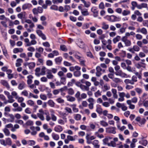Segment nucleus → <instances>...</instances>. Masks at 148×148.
Listing matches in <instances>:
<instances>
[{
	"label": "nucleus",
	"instance_id": "obj_1",
	"mask_svg": "<svg viewBox=\"0 0 148 148\" xmlns=\"http://www.w3.org/2000/svg\"><path fill=\"white\" fill-rule=\"evenodd\" d=\"M39 113L37 114L38 117L41 121H43L45 120V118L44 116L45 115V119L47 121H49L51 119L53 121H55L57 120L56 116L54 114H51V117L50 116V114L49 112H44L42 109H40L39 110Z\"/></svg>",
	"mask_w": 148,
	"mask_h": 148
},
{
	"label": "nucleus",
	"instance_id": "obj_2",
	"mask_svg": "<svg viewBox=\"0 0 148 148\" xmlns=\"http://www.w3.org/2000/svg\"><path fill=\"white\" fill-rule=\"evenodd\" d=\"M4 93L6 95L8 99V102L9 103H12L15 101V100L13 99V97L10 95V92L7 91H4Z\"/></svg>",
	"mask_w": 148,
	"mask_h": 148
},
{
	"label": "nucleus",
	"instance_id": "obj_3",
	"mask_svg": "<svg viewBox=\"0 0 148 148\" xmlns=\"http://www.w3.org/2000/svg\"><path fill=\"white\" fill-rule=\"evenodd\" d=\"M116 127H114L106 128V132L110 133L115 134L116 133Z\"/></svg>",
	"mask_w": 148,
	"mask_h": 148
},
{
	"label": "nucleus",
	"instance_id": "obj_4",
	"mask_svg": "<svg viewBox=\"0 0 148 148\" xmlns=\"http://www.w3.org/2000/svg\"><path fill=\"white\" fill-rule=\"evenodd\" d=\"M115 74L116 75L122 77H125L127 75L126 74L123 73L121 70L117 71Z\"/></svg>",
	"mask_w": 148,
	"mask_h": 148
},
{
	"label": "nucleus",
	"instance_id": "obj_5",
	"mask_svg": "<svg viewBox=\"0 0 148 148\" xmlns=\"http://www.w3.org/2000/svg\"><path fill=\"white\" fill-rule=\"evenodd\" d=\"M119 18L114 15H112L110 16L108 20L110 22H114L119 20Z\"/></svg>",
	"mask_w": 148,
	"mask_h": 148
},
{
	"label": "nucleus",
	"instance_id": "obj_6",
	"mask_svg": "<svg viewBox=\"0 0 148 148\" xmlns=\"http://www.w3.org/2000/svg\"><path fill=\"white\" fill-rule=\"evenodd\" d=\"M47 76L46 77L47 79H53L54 78V76L51 72V70L49 69L47 70Z\"/></svg>",
	"mask_w": 148,
	"mask_h": 148
},
{
	"label": "nucleus",
	"instance_id": "obj_7",
	"mask_svg": "<svg viewBox=\"0 0 148 148\" xmlns=\"http://www.w3.org/2000/svg\"><path fill=\"white\" fill-rule=\"evenodd\" d=\"M122 41L123 42L126 46H130L131 44V41L127 39L126 37H124L121 39Z\"/></svg>",
	"mask_w": 148,
	"mask_h": 148
},
{
	"label": "nucleus",
	"instance_id": "obj_8",
	"mask_svg": "<svg viewBox=\"0 0 148 148\" xmlns=\"http://www.w3.org/2000/svg\"><path fill=\"white\" fill-rule=\"evenodd\" d=\"M91 11L93 13V16L95 17H97L98 16V11L97 8L95 6L92 7L91 8Z\"/></svg>",
	"mask_w": 148,
	"mask_h": 148
},
{
	"label": "nucleus",
	"instance_id": "obj_9",
	"mask_svg": "<svg viewBox=\"0 0 148 148\" xmlns=\"http://www.w3.org/2000/svg\"><path fill=\"white\" fill-rule=\"evenodd\" d=\"M34 78V77L32 75H29L27 76V84L28 85H29L31 84L32 83L33 81L32 79Z\"/></svg>",
	"mask_w": 148,
	"mask_h": 148
},
{
	"label": "nucleus",
	"instance_id": "obj_10",
	"mask_svg": "<svg viewBox=\"0 0 148 148\" xmlns=\"http://www.w3.org/2000/svg\"><path fill=\"white\" fill-rule=\"evenodd\" d=\"M54 130L56 132H60L63 130V128L61 126L58 125L55 127Z\"/></svg>",
	"mask_w": 148,
	"mask_h": 148
},
{
	"label": "nucleus",
	"instance_id": "obj_11",
	"mask_svg": "<svg viewBox=\"0 0 148 148\" xmlns=\"http://www.w3.org/2000/svg\"><path fill=\"white\" fill-rule=\"evenodd\" d=\"M112 137L110 136H107L103 140V144L104 145H108V144L109 143H108L109 141L112 139Z\"/></svg>",
	"mask_w": 148,
	"mask_h": 148
},
{
	"label": "nucleus",
	"instance_id": "obj_12",
	"mask_svg": "<svg viewBox=\"0 0 148 148\" xmlns=\"http://www.w3.org/2000/svg\"><path fill=\"white\" fill-rule=\"evenodd\" d=\"M126 103L129 105V108L132 110H134L135 108V106L132 104L131 100H128L127 101Z\"/></svg>",
	"mask_w": 148,
	"mask_h": 148
},
{
	"label": "nucleus",
	"instance_id": "obj_13",
	"mask_svg": "<svg viewBox=\"0 0 148 148\" xmlns=\"http://www.w3.org/2000/svg\"><path fill=\"white\" fill-rule=\"evenodd\" d=\"M26 86L25 83L23 81H22L20 83L18 86L19 89L21 90L24 88Z\"/></svg>",
	"mask_w": 148,
	"mask_h": 148
},
{
	"label": "nucleus",
	"instance_id": "obj_14",
	"mask_svg": "<svg viewBox=\"0 0 148 148\" xmlns=\"http://www.w3.org/2000/svg\"><path fill=\"white\" fill-rule=\"evenodd\" d=\"M97 72L96 73V76L98 77L100 76L101 74V71L102 69L99 66H97L96 68Z\"/></svg>",
	"mask_w": 148,
	"mask_h": 148
},
{
	"label": "nucleus",
	"instance_id": "obj_15",
	"mask_svg": "<svg viewBox=\"0 0 148 148\" xmlns=\"http://www.w3.org/2000/svg\"><path fill=\"white\" fill-rule=\"evenodd\" d=\"M1 83L3 86H5L7 88L9 89L10 86L7 81L4 80H2L1 81Z\"/></svg>",
	"mask_w": 148,
	"mask_h": 148
},
{
	"label": "nucleus",
	"instance_id": "obj_16",
	"mask_svg": "<svg viewBox=\"0 0 148 148\" xmlns=\"http://www.w3.org/2000/svg\"><path fill=\"white\" fill-rule=\"evenodd\" d=\"M47 69L45 66H42L41 69V72H40V75H44L46 74V72L47 71Z\"/></svg>",
	"mask_w": 148,
	"mask_h": 148
},
{
	"label": "nucleus",
	"instance_id": "obj_17",
	"mask_svg": "<svg viewBox=\"0 0 148 148\" xmlns=\"http://www.w3.org/2000/svg\"><path fill=\"white\" fill-rule=\"evenodd\" d=\"M26 65L28 66V67L30 69H32L35 67L36 64L35 62H31L27 63Z\"/></svg>",
	"mask_w": 148,
	"mask_h": 148
},
{
	"label": "nucleus",
	"instance_id": "obj_18",
	"mask_svg": "<svg viewBox=\"0 0 148 148\" xmlns=\"http://www.w3.org/2000/svg\"><path fill=\"white\" fill-rule=\"evenodd\" d=\"M84 3V7L86 8L89 7L91 3L89 2H86L85 0H80Z\"/></svg>",
	"mask_w": 148,
	"mask_h": 148
},
{
	"label": "nucleus",
	"instance_id": "obj_19",
	"mask_svg": "<svg viewBox=\"0 0 148 148\" xmlns=\"http://www.w3.org/2000/svg\"><path fill=\"white\" fill-rule=\"evenodd\" d=\"M20 56L21 57L24 58L25 60L26 61H28L29 59L27 57L26 54L25 53H22L20 55Z\"/></svg>",
	"mask_w": 148,
	"mask_h": 148
},
{
	"label": "nucleus",
	"instance_id": "obj_20",
	"mask_svg": "<svg viewBox=\"0 0 148 148\" xmlns=\"http://www.w3.org/2000/svg\"><path fill=\"white\" fill-rule=\"evenodd\" d=\"M51 136L55 140H58L59 139V135L54 133H53L52 134Z\"/></svg>",
	"mask_w": 148,
	"mask_h": 148
},
{
	"label": "nucleus",
	"instance_id": "obj_21",
	"mask_svg": "<svg viewBox=\"0 0 148 148\" xmlns=\"http://www.w3.org/2000/svg\"><path fill=\"white\" fill-rule=\"evenodd\" d=\"M131 12L129 10H124L122 11V15L123 16H126L130 14Z\"/></svg>",
	"mask_w": 148,
	"mask_h": 148
},
{
	"label": "nucleus",
	"instance_id": "obj_22",
	"mask_svg": "<svg viewBox=\"0 0 148 148\" xmlns=\"http://www.w3.org/2000/svg\"><path fill=\"white\" fill-rule=\"evenodd\" d=\"M111 91L113 94V96L114 98L117 99L118 97V95L117 94V90L115 89H112Z\"/></svg>",
	"mask_w": 148,
	"mask_h": 148
},
{
	"label": "nucleus",
	"instance_id": "obj_23",
	"mask_svg": "<svg viewBox=\"0 0 148 148\" xmlns=\"http://www.w3.org/2000/svg\"><path fill=\"white\" fill-rule=\"evenodd\" d=\"M102 28L104 30H106L109 28V25L107 24L105 22H103L102 24Z\"/></svg>",
	"mask_w": 148,
	"mask_h": 148
},
{
	"label": "nucleus",
	"instance_id": "obj_24",
	"mask_svg": "<svg viewBox=\"0 0 148 148\" xmlns=\"http://www.w3.org/2000/svg\"><path fill=\"white\" fill-rule=\"evenodd\" d=\"M41 70V69L40 67H37L36 69L35 70V75L37 77H39L40 76V72Z\"/></svg>",
	"mask_w": 148,
	"mask_h": 148
},
{
	"label": "nucleus",
	"instance_id": "obj_25",
	"mask_svg": "<svg viewBox=\"0 0 148 148\" xmlns=\"http://www.w3.org/2000/svg\"><path fill=\"white\" fill-rule=\"evenodd\" d=\"M23 60L20 58L16 60V65L17 67H19L21 65V63L23 62Z\"/></svg>",
	"mask_w": 148,
	"mask_h": 148
},
{
	"label": "nucleus",
	"instance_id": "obj_26",
	"mask_svg": "<svg viewBox=\"0 0 148 148\" xmlns=\"http://www.w3.org/2000/svg\"><path fill=\"white\" fill-rule=\"evenodd\" d=\"M92 143L95 148H99V145H98L99 141L98 140H94L92 142Z\"/></svg>",
	"mask_w": 148,
	"mask_h": 148
},
{
	"label": "nucleus",
	"instance_id": "obj_27",
	"mask_svg": "<svg viewBox=\"0 0 148 148\" xmlns=\"http://www.w3.org/2000/svg\"><path fill=\"white\" fill-rule=\"evenodd\" d=\"M66 97L67 100L70 102H73L75 100V99L74 97L69 95L67 96Z\"/></svg>",
	"mask_w": 148,
	"mask_h": 148
},
{
	"label": "nucleus",
	"instance_id": "obj_28",
	"mask_svg": "<svg viewBox=\"0 0 148 148\" xmlns=\"http://www.w3.org/2000/svg\"><path fill=\"white\" fill-rule=\"evenodd\" d=\"M79 87L81 89L84 91L86 90L88 91L89 90V88L87 86H86L83 85V84H81L80 85Z\"/></svg>",
	"mask_w": 148,
	"mask_h": 148
},
{
	"label": "nucleus",
	"instance_id": "obj_29",
	"mask_svg": "<svg viewBox=\"0 0 148 148\" xmlns=\"http://www.w3.org/2000/svg\"><path fill=\"white\" fill-rule=\"evenodd\" d=\"M23 50V49L22 48H16L13 49V52L16 53L18 52H22Z\"/></svg>",
	"mask_w": 148,
	"mask_h": 148
},
{
	"label": "nucleus",
	"instance_id": "obj_30",
	"mask_svg": "<svg viewBox=\"0 0 148 148\" xmlns=\"http://www.w3.org/2000/svg\"><path fill=\"white\" fill-rule=\"evenodd\" d=\"M3 131L5 134V135L6 136H8L10 135V132L9 130L6 128H4Z\"/></svg>",
	"mask_w": 148,
	"mask_h": 148
},
{
	"label": "nucleus",
	"instance_id": "obj_31",
	"mask_svg": "<svg viewBox=\"0 0 148 148\" xmlns=\"http://www.w3.org/2000/svg\"><path fill=\"white\" fill-rule=\"evenodd\" d=\"M81 118V116L79 114H76L74 115V118L76 121L80 120Z\"/></svg>",
	"mask_w": 148,
	"mask_h": 148
},
{
	"label": "nucleus",
	"instance_id": "obj_32",
	"mask_svg": "<svg viewBox=\"0 0 148 148\" xmlns=\"http://www.w3.org/2000/svg\"><path fill=\"white\" fill-rule=\"evenodd\" d=\"M71 107L72 108L74 112H78V109L76 108V105L75 104H73L71 105Z\"/></svg>",
	"mask_w": 148,
	"mask_h": 148
},
{
	"label": "nucleus",
	"instance_id": "obj_33",
	"mask_svg": "<svg viewBox=\"0 0 148 148\" xmlns=\"http://www.w3.org/2000/svg\"><path fill=\"white\" fill-rule=\"evenodd\" d=\"M143 101V105L146 108L148 107V97H147L144 99Z\"/></svg>",
	"mask_w": 148,
	"mask_h": 148
},
{
	"label": "nucleus",
	"instance_id": "obj_34",
	"mask_svg": "<svg viewBox=\"0 0 148 148\" xmlns=\"http://www.w3.org/2000/svg\"><path fill=\"white\" fill-rule=\"evenodd\" d=\"M6 143L7 145L11 146L12 144V141L10 138H6Z\"/></svg>",
	"mask_w": 148,
	"mask_h": 148
},
{
	"label": "nucleus",
	"instance_id": "obj_35",
	"mask_svg": "<svg viewBox=\"0 0 148 148\" xmlns=\"http://www.w3.org/2000/svg\"><path fill=\"white\" fill-rule=\"evenodd\" d=\"M131 4L132 5V10H134L135 9V8L137 7L138 3L135 1H132L131 2Z\"/></svg>",
	"mask_w": 148,
	"mask_h": 148
},
{
	"label": "nucleus",
	"instance_id": "obj_36",
	"mask_svg": "<svg viewBox=\"0 0 148 148\" xmlns=\"http://www.w3.org/2000/svg\"><path fill=\"white\" fill-rule=\"evenodd\" d=\"M62 60V57H60L57 58L55 59V62L57 64H59L60 63Z\"/></svg>",
	"mask_w": 148,
	"mask_h": 148
},
{
	"label": "nucleus",
	"instance_id": "obj_37",
	"mask_svg": "<svg viewBox=\"0 0 148 148\" xmlns=\"http://www.w3.org/2000/svg\"><path fill=\"white\" fill-rule=\"evenodd\" d=\"M36 143L35 141L34 140H29L27 141V144L30 146L34 145Z\"/></svg>",
	"mask_w": 148,
	"mask_h": 148
},
{
	"label": "nucleus",
	"instance_id": "obj_38",
	"mask_svg": "<svg viewBox=\"0 0 148 148\" xmlns=\"http://www.w3.org/2000/svg\"><path fill=\"white\" fill-rule=\"evenodd\" d=\"M32 5L30 4H25L23 5L22 8L24 10L29 8Z\"/></svg>",
	"mask_w": 148,
	"mask_h": 148
},
{
	"label": "nucleus",
	"instance_id": "obj_39",
	"mask_svg": "<svg viewBox=\"0 0 148 148\" xmlns=\"http://www.w3.org/2000/svg\"><path fill=\"white\" fill-rule=\"evenodd\" d=\"M120 38L121 37L120 36H117L116 37L113 39V43L114 44H115L120 40Z\"/></svg>",
	"mask_w": 148,
	"mask_h": 148
},
{
	"label": "nucleus",
	"instance_id": "obj_40",
	"mask_svg": "<svg viewBox=\"0 0 148 148\" xmlns=\"http://www.w3.org/2000/svg\"><path fill=\"white\" fill-rule=\"evenodd\" d=\"M100 123L101 125L103 127H107L108 126V123L103 120L101 121L100 122Z\"/></svg>",
	"mask_w": 148,
	"mask_h": 148
},
{
	"label": "nucleus",
	"instance_id": "obj_41",
	"mask_svg": "<svg viewBox=\"0 0 148 148\" xmlns=\"http://www.w3.org/2000/svg\"><path fill=\"white\" fill-rule=\"evenodd\" d=\"M67 92L69 94L71 95H73L74 93V91L73 90L72 88L67 89Z\"/></svg>",
	"mask_w": 148,
	"mask_h": 148
},
{
	"label": "nucleus",
	"instance_id": "obj_42",
	"mask_svg": "<svg viewBox=\"0 0 148 148\" xmlns=\"http://www.w3.org/2000/svg\"><path fill=\"white\" fill-rule=\"evenodd\" d=\"M81 13L84 16L88 15L89 13L88 12L87 9H85L84 10H82Z\"/></svg>",
	"mask_w": 148,
	"mask_h": 148
},
{
	"label": "nucleus",
	"instance_id": "obj_43",
	"mask_svg": "<svg viewBox=\"0 0 148 148\" xmlns=\"http://www.w3.org/2000/svg\"><path fill=\"white\" fill-rule=\"evenodd\" d=\"M13 97L15 98L16 99L18 96V93L15 91H13L11 92V95Z\"/></svg>",
	"mask_w": 148,
	"mask_h": 148
},
{
	"label": "nucleus",
	"instance_id": "obj_44",
	"mask_svg": "<svg viewBox=\"0 0 148 148\" xmlns=\"http://www.w3.org/2000/svg\"><path fill=\"white\" fill-rule=\"evenodd\" d=\"M117 127L119 130L121 131H123L126 128V127L124 126H123L121 127L120 125L119 124H117Z\"/></svg>",
	"mask_w": 148,
	"mask_h": 148
},
{
	"label": "nucleus",
	"instance_id": "obj_45",
	"mask_svg": "<svg viewBox=\"0 0 148 148\" xmlns=\"http://www.w3.org/2000/svg\"><path fill=\"white\" fill-rule=\"evenodd\" d=\"M60 48L61 50L64 51H66L67 50L66 47L64 45H60Z\"/></svg>",
	"mask_w": 148,
	"mask_h": 148
},
{
	"label": "nucleus",
	"instance_id": "obj_46",
	"mask_svg": "<svg viewBox=\"0 0 148 148\" xmlns=\"http://www.w3.org/2000/svg\"><path fill=\"white\" fill-rule=\"evenodd\" d=\"M75 56L78 59H80L82 57L81 54L78 52H75Z\"/></svg>",
	"mask_w": 148,
	"mask_h": 148
},
{
	"label": "nucleus",
	"instance_id": "obj_47",
	"mask_svg": "<svg viewBox=\"0 0 148 148\" xmlns=\"http://www.w3.org/2000/svg\"><path fill=\"white\" fill-rule=\"evenodd\" d=\"M124 82L126 84H130L132 85L134 84V82H133V81H132L131 80H129L127 79H125Z\"/></svg>",
	"mask_w": 148,
	"mask_h": 148
},
{
	"label": "nucleus",
	"instance_id": "obj_48",
	"mask_svg": "<svg viewBox=\"0 0 148 148\" xmlns=\"http://www.w3.org/2000/svg\"><path fill=\"white\" fill-rule=\"evenodd\" d=\"M112 80L113 82L116 83L121 82V80L120 79L117 78H115L114 77L113 78Z\"/></svg>",
	"mask_w": 148,
	"mask_h": 148
},
{
	"label": "nucleus",
	"instance_id": "obj_49",
	"mask_svg": "<svg viewBox=\"0 0 148 148\" xmlns=\"http://www.w3.org/2000/svg\"><path fill=\"white\" fill-rule=\"evenodd\" d=\"M0 20L7 21L8 20V19L6 18L4 15H3L0 16Z\"/></svg>",
	"mask_w": 148,
	"mask_h": 148
},
{
	"label": "nucleus",
	"instance_id": "obj_50",
	"mask_svg": "<svg viewBox=\"0 0 148 148\" xmlns=\"http://www.w3.org/2000/svg\"><path fill=\"white\" fill-rule=\"evenodd\" d=\"M16 99L17 100V101L18 102L21 103L24 101V98L22 97H19L18 96Z\"/></svg>",
	"mask_w": 148,
	"mask_h": 148
},
{
	"label": "nucleus",
	"instance_id": "obj_51",
	"mask_svg": "<svg viewBox=\"0 0 148 148\" xmlns=\"http://www.w3.org/2000/svg\"><path fill=\"white\" fill-rule=\"evenodd\" d=\"M48 104L51 107H53L54 106V103L52 100H49L48 101Z\"/></svg>",
	"mask_w": 148,
	"mask_h": 148
},
{
	"label": "nucleus",
	"instance_id": "obj_52",
	"mask_svg": "<svg viewBox=\"0 0 148 148\" xmlns=\"http://www.w3.org/2000/svg\"><path fill=\"white\" fill-rule=\"evenodd\" d=\"M139 143L144 146H146L147 144V141L145 140H143L140 141Z\"/></svg>",
	"mask_w": 148,
	"mask_h": 148
},
{
	"label": "nucleus",
	"instance_id": "obj_53",
	"mask_svg": "<svg viewBox=\"0 0 148 148\" xmlns=\"http://www.w3.org/2000/svg\"><path fill=\"white\" fill-rule=\"evenodd\" d=\"M101 92L99 90H98L94 94L95 97H97L100 96L101 95Z\"/></svg>",
	"mask_w": 148,
	"mask_h": 148
},
{
	"label": "nucleus",
	"instance_id": "obj_54",
	"mask_svg": "<svg viewBox=\"0 0 148 148\" xmlns=\"http://www.w3.org/2000/svg\"><path fill=\"white\" fill-rule=\"evenodd\" d=\"M81 74V72L79 71H77L74 73V75L75 77H78Z\"/></svg>",
	"mask_w": 148,
	"mask_h": 148
},
{
	"label": "nucleus",
	"instance_id": "obj_55",
	"mask_svg": "<svg viewBox=\"0 0 148 148\" xmlns=\"http://www.w3.org/2000/svg\"><path fill=\"white\" fill-rule=\"evenodd\" d=\"M80 93L79 91H77L75 95V97L77 99V100L79 101L81 100V99L80 98Z\"/></svg>",
	"mask_w": 148,
	"mask_h": 148
},
{
	"label": "nucleus",
	"instance_id": "obj_56",
	"mask_svg": "<svg viewBox=\"0 0 148 148\" xmlns=\"http://www.w3.org/2000/svg\"><path fill=\"white\" fill-rule=\"evenodd\" d=\"M135 37L136 39L138 40H141L143 38L142 36L139 34H136Z\"/></svg>",
	"mask_w": 148,
	"mask_h": 148
},
{
	"label": "nucleus",
	"instance_id": "obj_57",
	"mask_svg": "<svg viewBox=\"0 0 148 148\" xmlns=\"http://www.w3.org/2000/svg\"><path fill=\"white\" fill-rule=\"evenodd\" d=\"M141 33L144 34L146 35L147 34V29L144 27L141 28Z\"/></svg>",
	"mask_w": 148,
	"mask_h": 148
},
{
	"label": "nucleus",
	"instance_id": "obj_58",
	"mask_svg": "<svg viewBox=\"0 0 148 148\" xmlns=\"http://www.w3.org/2000/svg\"><path fill=\"white\" fill-rule=\"evenodd\" d=\"M99 8L100 9L103 10L105 8V6L103 2H101L99 5Z\"/></svg>",
	"mask_w": 148,
	"mask_h": 148
},
{
	"label": "nucleus",
	"instance_id": "obj_59",
	"mask_svg": "<svg viewBox=\"0 0 148 148\" xmlns=\"http://www.w3.org/2000/svg\"><path fill=\"white\" fill-rule=\"evenodd\" d=\"M37 43V42L35 39H33L31 40L30 43L28 44L29 46H30L32 45H35Z\"/></svg>",
	"mask_w": 148,
	"mask_h": 148
},
{
	"label": "nucleus",
	"instance_id": "obj_60",
	"mask_svg": "<svg viewBox=\"0 0 148 148\" xmlns=\"http://www.w3.org/2000/svg\"><path fill=\"white\" fill-rule=\"evenodd\" d=\"M115 12L119 14H122V10L121 8H118L116 9L115 10Z\"/></svg>",
	"mask_w": 148,
	"mask_h": 148
},
{
	"label": "nucleus",
	"instance_id": "obj_61",
	"mask_svg": "<svg viewBox=\"0 0 148 148\" xmlns=\"http://www.w3.org/2000/svg\"><path fill=\"white\" fill-rule=\"evenodd\" d=\"M21 94L26 97H28V93L27 91L26 90H24L21 93Z\"/></svg>",
	"mask_w": 148,
	"mask_h": 148
},
{
	"label": "nucleus",
	"instance_id": "obj_62",
	"mask_svg": "<svg viewBox=\"0 0 148 148\" xmlns=\"http://www.w3.org/2000/svg\"><path fill=\"white\" fill-rule=\"evenodd\" d=\"M46 65L49 66H51L53 65V63L52 61L47 60L46 62Z\"/></svg>",
	"mask_w": 148,
	"mask_h": 148
},
{
	"label": "nucleus",
	"instance_id": "obj_63",
	"mask_svg": "<svg viewBox=\"0 0 148 148\" xmlns=\"http://www.w3.org/2000/svg\"><path fill=\"white\" fill-rule=\"evenodd\" d=\"M143 52L145 53H148V49L147 46H145L143 47L142 49Z\"/></svg>",
	"mask_w": 148,
	"mask_h": 148
},
{
	"label": "nucleus",
	"instance_id": "obj_64",
	"mask_svg": "<svg viewBox=\"0 0 148 148\" xmlns=\"http://www.w3.org/2000/svg\"><path fill=\"white\" fill-rule=\"evenodd\" d=\"M27 50L28 51L32 52L35 51V49L34 47L30 46L27 48Z\"/></svg>",
	"mask_w": 148,
	"mask_h": 148
}]
</instances>
